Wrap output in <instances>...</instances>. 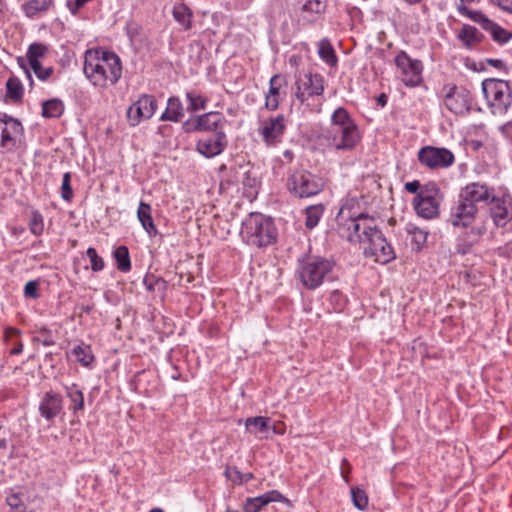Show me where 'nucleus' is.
Segmentation results:
<instances>
[{"instance_id": "obj_47", "label": "nucleus", "mask_w": 512, "mask_h": 512, "mask_svg": "<svg viewBox=\"0 0 512 512\" xmlns=\"http://www.w3.org/2000/svg\"><path fill=\"white\" fill-rule=\"evenodd\" d=\"M326 9L325 0H307L303 5V11L312 14H321Z\"/></svg>"}, {"instance_id": "obj_24", "label": "nucleus", "mask_w": 512, "mask_h": 512, "mask_svg": "<svg viewBox=\"0 0 512 512\" xmlns=\"http://www.w3.org/2000/svg\"><path fill=\"white\" fill-rule=\"evenodd\" d=\"M246 430L260 438H268L270 433H275V427L270 425V419L267 417L257 416L247 418L245 421Z\"/></svg>"}, {"instance_id": "obj_64", "label": "nucleus", "mask_w": 512, "mask_h": 512, "mask_svg": "<svg viewBox=\"0 0 512 512\" xmlns=\"http://www.w3.org/2000/svg\"><path fill=\"white\" fill-rule=\"evenodd\" d=\"M150 512H163V511L159 508H154Z\"/></svg>"}, {"instance_id": "obj_41", "label": "nucleus", "mask_w": 512, "mask_h": 512, "mask_svg": "<svg viewBox=\"0 0 512 512\" xmlns=\"http://www.w3.org/2000/svg\"><path fill=\"white\" fill-rule=\"evenodd\" d=\"M53 0H31L23 4V10L28 17H34L38 12L49 8Z\"/></svg>"}, {"instance_id": "obj_1", "label": "nucleus", "mask_w": 512, "mask_h": 512, "mask_svg": "<svg viewBox=\"0 0 512 512\" xmlns=\"http://www.w3.org/2000/svg\"><path fill=\"white\" fill-rule=\"evenodd\" d=\"M337 233L352 244H359L366 257L386 264L395 258L391 245L387 242L376 220L366 214H354L351 207L343 205L336 216Z\"/></svg>"}, {"instance_id": "obj_4", "label": "nucleus", "mask_w": 512, "mask_h": 512, "mask_svg": "<svg viewBox=\"0 0 512 512\" xmlns=\"http://www.w3.org/2000/svg\"><path fill=\"white\" fill-rule=\"evenodd\" d=\"M333 266L334 263L324 257L305 255L298 259L296 276L306 289L315 290L330 276Z\"/></svg>"}, {"instance_id": "obj_40", "label": "nucleus", "mask_w": 512, "mask_h": 512, "mask_svg": "<svg viewBox=\"0 0 512 512\" xmlns=\"http://www.w3.org/2000/svg\"><path fill=\"white\" fill-rule=\"evenodd\" d=\"M407 231L411 235V242L416 250L422 249L427 241L428 232L412 224L408 225Z\"/></svg>"}, {"instance_id": "obj_56", "label": "nucleus", "mask_w": 512, "mask_h": 512, "mask_svg": "<svg viewBox=\"0 0 512 512\" xmlns=\"http://www.w3.org/2000/svg\"><path fill=\"white\" fill-rule=\"evenodd\" d=\"M243 184H244L245 186H248V187H254V186H255V184H256V179H255V178H250V177L248 176V174H246V177H245V179L243 180Z\"/></svg>"}, {"instance_id": "obj_30", "label": "nucleus", "mask_w": 512, "mask_h": 512, "mask_svg": "<svg viewBox=\"0 0 512 512\" xmlns=\"http://www.w3.org/2000/svg\"><path fill=\"white\" fill-rule=\"evenodd\" d=\"M70 354L83 366H89L94 360L90 346L84 343L76 345Z\"/></svg>"}, {"instance_id": "obj_54", "label": "nucleus", "mask_w": 512, "mask_h": 512, "mask_svg": "<svg viewBox=\"0 0 512 512\" xmlns=\"http://www.w3.org/2000/svg\"><path fill=\"white\" fill-rule=\"evenodd\" d=\"M487 63L495 68H503L504 62L501 59H487Z\"/></svg>"}, {"instance_id": "obj_12", "label": "nucleus", "mask_w": 512, "mask_h": 512, "mask_svg": "<svg viewBox=\"0 0 512 512\" xmlns=\"http://www.w3.org/2000/svg\"><path fill=\"white\" fill-rule=\"evenodd\" d=\"M157 108V102L151 95L144 94L134 102L127 110V120L133 127L139 125L142 120L150 119Z\"/></svg>"}, {"instance_id": "obj_43", "label": "nucleus", "mask_w": 512, "mask_h": 512, "mask_svg": "<svg viewBox=\"0 0 512 512\" xmlns=\"http://www.w3.org/2000/svg\"><path fill=\"white\" fill-rule=\"evenodd\" d=\"M7 96L14 100L18 101L22 98L23 95V86L21 82L16 78H9L6 83Z\"/></svg>"}, {"instance_id": "obj_60", "label": "nucleus", "mask_w": 512, "mask_h": 512, "mask_svg": "<svg viewBox=\"0 0 512 512\" xmlns=\"http://www.w3.org/2000/svg\"><path fill=\"white\" fill-rule=\"evenodd\" d=\"M403 1L409 5H416V4H419L422 0H403Z\"/></svg>"}, {"instance_id": "obj_63", "label": "nucleus", "mask_w": 512, "mask_h": 512, "mask_svg": "<svg viewBox=\"0 0 512 512\" xmlns=\"http://www.w3.org/2000/svg\"><path fill=\"white\" fill-rule=\"evenodd\" d=\"M6 445H7L6 440L5 439H0V448L4 449V448H6Z\"/></svg>"}, {"instance_id": "obj_36", "label": "nucleus", "mask_w": 512, "mask_h": 512, "mask_svg": "<svg viewBox=\"0 0 512 512\" xmlns=\"http://www.w3.org/2000/svg\"><path fill=\"white\" fill-rule=\"evenodd\" d=\"M113 256L117 263V269L121 272H129L131 270V261L129 256V251L126 246L117 247Z\"/></svg>"}, {"instance_id": "obj_26", "label": "nucleus", "mask_w": 512, "mask_h": 512, "mask_svg": "<svg viewBox=\"0 0 512 512\" xmlns=\"http://www.w3.org/2000/svg\"><path fill=\"white\" fill-rule=\"evenodd\" d=\"M184 117V108L179 98L171 97L168 99L167 107L161 115V121L179 122Z\"/></svg>"}, {"instance_id": "obj_45", "label": "nucleus", "mask_w": 512, "mask_h": 512, "mask_svg": "<svg viewBox=\"0 0 512 512\" xmlns=\"http://www.w3.org/2000/svg\"><path fill=\"white\" fill-rule=\"evenodd\" d=\"M186 99L189 102L188 109L191 111H198L200 109H205L206 107V98L195 91L187 92Z\"/></svg>"}, {"instance_id": "obj_3", "label": "nucleus", "mask_w": 512, "mask_h": 512, "mask_svg": "<svg viewBox=\"0 0 512 512\" xmlns=\"http://www.w3.org/2000/svg\"><path fill=\"white\" fill-rule=\"evenodd\" d=\"M318 138L328 148L350 151L359 142L360 134L348 112L339 107L331 116L330 126L322 129Z\"/></svg>"}, {"instance_id": "obj_29", "label": "nucleus", "mask_w": 512, "mask_h": 512, "mask_svg": "<svg viewBox=\"0 0 512 512\" xmlns=\"http://www.w3.org/2000/svg\"><path fill=\"white\" fill-rule=\"evenodd\" d=\"M18 62L20 64V66L24 69L25 74L27 75V77L30 81L31 87L33 86V80H32L31 73H30L29 69H31L34 72V74L36 75V77L42 81L48 80L54 72L53 67L50 66V67L44 68V67H42L41 63L37 64V67L35 66V67L28 68V66L24 63V59L21 57L18 58Z\"/></svg>"}, {"instance_id": "obj_39", "label": "nucleus", "mask_w": 512, "mask_h": 512, "mask_svg": "<svg viewBox=\"0 0 512 512\" xmlns=\"http://www.w3.org/2000/svg\"><path fill=\"white\" fill-rule=\"evenodd\" d=\"M25 499V495L21 492L10 493L6 497V502L10 508V512H27V505L25 503Z\"/></svg>"}, {"instance_id": "obj_37", "label": "nucleus", "mask_w": 512, "mask_h": 512, "mask_svg": "<svg viewBox=\"0 0 512 512\" xmlns=\"http://www.w3.org/2000/svg\"><path fill=\"white\" fill-rule=\"evenodd\" d=\"M459 39L467 46L471 47L475 43L480 42L481 34L480 32L471 25H464L459 32Z\"/></svg>"}, {"instance_id": "obj_42", "label": "nucleus", "mask_w": 512, "mask_h": 512, "mask_svg": "<svg viewBox=\"0 0 512 512\" xmlns=\"http://www.w3.org/2000/svg\"><path fill=\"white\" fill-rule=\"evenodd\" d=\"M351 498L353 505L358 510H365L368 506V496L366 492L359 487H352L351 488Z\"/></svg>"}, {"instance_id": "obj_31", "label": "nucleus", "mask_w": 512, "mask_h": 512, "mask_svg": "<svg viewBox=\"0 0 512 512\" xmlns=\"http://www.w3.org/2000/svg\"><path fill=\"white\" fill-rule=\"evenodd\" d=\"M324 210H325V207L322 204L308 206L305 209V226H306V228H308V229L315 228L318 225V223L324 213Z\"/></svg>"}, {"instance_id": "obj_50", "label": "nucleus", "mask_w": 512, "mask_h": 512, "mask_svg": "<svg viewBox=\"0 0 512 512\" xmlns=\"http://www.w3.org/2000/svg\"><path fill=\"white\" fill-rule=\"evenodd\" d=\"M225 475L235 483H242V473L236 467L226 468Z\"/></svg>"}, {"instance_id": "obj_20", "label": "nucleus", "mask_w": 512, "mask_h": 512, "mask_svg": "<svg viewBox=\"0 0 512 512\" xmlns=\"http://www.w3.org/2000/svg\"><path fill=\"white\" fill-rule=\"evenodd\" d=\"M287 82L281 74H275L269 81V89L265 96V107L268 110L274 111L278 108L282 96L285 94L283 91Z\"/></svg>"}, {"instance_id": "obj_25", "label": "nucleus", "mask_w": 512, "mask_h": 512, "mask_svg": "<svg viewBox=\"0 0 512 512\" xmlns=\"http://www.w3.org/2000/svg\"><path fill=\"white\" fill-rule=\"evenodd\" d=\"M151 206L145 202H140L137 210V218L141 223L143 229L150 235L155 236L158 233L156 226L154 225L153 218L151 215Z\"/></svg>"}, {"instance_id": "obj_13", "label": "nucleus", "mask_w": 512, "mask_h": 512, "mask_svg": "<svg viewBox=\"0 0 512 512\" xmlns=\"http://www.w3.org/2000/svg\"><path fill=\"white\" fill-rule=\"evenodd\" d=\"M478 214L479 207L458 197V202L451 209L448 222L454 227L467 228L475 222Z\"/></svg>"}, {"instance_id": "obj_10", "label": "nucleus", "mask_w": 512, "mask_h": 512, "mask_svg": "<svg viewBox=\"0 0 512 512\" xmlns=\"http://www.w3.org/2000/svg\"><path fill=\"white\" fill-rule=\"evenodd\" d=\"M457 10L459 14L470 18L473 22L478 23L484 30L489 31L493 39L497 42L506 43L512 37L510 32L490 20L482 11H472L462 5L457 6Z\"/></svg>"}, {"instance_id": "obj_7", "label": "nucleus", "mask_w": 512, "mask_h": 512, "mask_svg": "<svg viewBox=\"0 0 512 512\" xmlns=\"http://www.w3.org/2000/svg\"><path fill=\"white\" fill-rule=\"evenodd\" d=\"M286 187L289 193L299 199L319 194L324 183L322 179L304 169L293 170L287 177Z\"/></svg>"}, {"instance_id": "obj_17", "label": "nucleus", "mask_w": 512, "mask_h": 512, "mask_svg": "<svg viewBox=\"0 0 512 512\" xmlns=\"http://www.w3.org/2000/svg\"><path fill=\"white\" fill-rule=\"evenodd\" d=\"M431 191H420L414 199V208L416 213L424 219L436 218L439 214V201Z\"/></svg>"}, {"instance_id": "obj_57", "label": "nucleus", "mask_w": 512, "mask_h": 512, "mask_svg": "<svg viewBox=\"0 0 512 512\" xmlns=\"http://www.w3.org/2000/svg\"><path fill=\"white\" fill-rule=\"evenodd\" d=\"M235 2L238 6L245 8L252 2V0H235Z\"/></svg>"}, {"instance_id": "obj_28", "label": "nucleus", "mask_w": 512, "mask_h": 512, "mask_svg": "<svg viewBox=\"0 0 512 512\" xmlns=\"http://www.w3.org/2000/svg\"><path fill=\"white\" fill-rule=\"evenodd\" d=\"M48 46L42 43H32L26 52L27 65L29 67H37L40 60L48 53Z\"/></svg>"}, {"instance_id": "obj_11", "label": "nucleus", "mask_w": 512, "mask_h": 512, "mask_svg": "<svg viewBox=\"0 0 512 512\" xmlns=\"http://www.w3.org/2000/svg\"><path fill=\"white\" fill-rule=\"evenodd\" d=\"M22 134L23 126L19 120L7 115L0 118V148L12 151L17 147Z\"/></svg>"}, {"instance_id": "obj_23", "label": "nucleus", "mask_w": 512, "mask_h": 512, "mask_svg": "<svg viewBox=\"0 0 512 512\" xmlns=\"http://www.w3.org/2000/svg\"><path fill=\"white\" fill-rule=\"evenodd\" d=\"M223 122L224 117L221 113L208 112L197 117L194 128H187V131H214L216 133L222 126Z\"/></svg>"}, {"instance_id": "obj_48", "label": "nucleus", "mask_w": 512, "mask_h": 512, "mask_svg": "<svg viewBox=\"0 0 512 512\" xmlns=\"http://www.w3.org/2000/svg\"><path fill=\"white\" fill-rule=\"evenodd\" d=\"M29 226H30V231L34 235H40L43 232V229H44L43 218L40 213H38V212L32 213V216H31V219L29 222Z\"/></svg>"}, {"instance_id": "obj_53", "label": "nucleus", "mask_w": 512, "mask_h": 512, "mask_svg": "<svg viewBox=\"0 0 512 512\" xmlns=\"http://www.w3.org/2000/svg\"><path fill=\"white\" fill-rule=\"evenodd\" d=\"M419 187H420V184L418 181H411V182H407L405 184L406 191H408L410 193H416L418 191Z\"/></svg>"}, {"instance_id": "obj_19", "label": "nucleus", "mask_w": 512, "mask_h": 512, "mask_svg": "<svg viewBox=\"0 0 512 512\" xmlns=\"http://www.w3.org/2000/svg\"><path fill=\"white\" fill-rule=\"evenodd\" d=\"M286 128L285 117L278 115L264 121L260 130L263 140L269 144H275L283 135Z\"/></svg>"}, {"instance_id": "obj_44", "label": "nucleus", "mask_w": 512, "mask_h": 512, "mask_svg": "<svg viewBox=\"0 0 512 512\" xmlns=\"http://www.w3.org/2000/svg\"><path fill=\"white\" fill-rule=\"evenodd\" d=\"M143 283L148 291H158L163 294L167 289V282L155 276H146Z\"/></svg>"}, {"instance_id": "obj_34", "label": "nucleus", "mask_w": 512, "mask_h": 512, "mask_svg": "<svg viewBox=\"0 0 512 512\" xmlns=\"http://www.w3.org/2000/svg\"><path fill=\"white\" fill-rule=\"evenodd\" d=\"M64 112V105L59 99H50L42 105V115L46 118H58Z\"/></svg>"}, {"instance_id": "obj_58", "label": "nucleus", "mask_w": 512, "mask_h": 512, "mask_svg": "<svg viewBox=\"0 0 512 512\" xmlns=\"http://www.w3.org/2000/svg\"><path fill=\"white\" fill-rule=\"evenodd\" d=\"M386 102H387V97L385 94H381L379 97H378V103L383 107L386 105Z\"/></svg>"}, {"instance_id": "obj_38", "label": "nucleus", "mask_w": 512, "mask_h": 512, "mask_svg": "<svg viewBox=\"0 0 512 512\" xmlns=\"http://www.w3.org/2000/svg\"><path fill=\"white\" fill-rule=\"evenodd\" d=\"M191 16V11L184 4H178L174 6L173 17L181 26H183L184 29L190 28Z\"/></svg>"}, {"instance_id": "obj_15", "label": "nucleus", "mask_w": 512, "mask_h": 512, "mask_svg": "<svg viewBox=\"0 0 512 512\" xmlns=\"http://www.w3.org/2000/svg\"><path fill=\"white\" fill-rule=\"evenodd\" d=\"M460 199H463L469 204L478 205L488 203L490 200H495L493 189L486 184L473 182L463 187L459 193Z\"/></svg>"}, {"instance_id": "obj_35", "label": "nucleus", "mask_w": 512, "mask_h": 512, "mask_svg": "<svg viewBox=\"0 0 512 512\" xmlns=\"http://www.w3.org/2000/svg\"><path fill=\"white\" fill-rule=\"evenodd\" d=\"M318 54L319 57L328 65L332 67L336 66L338 59L332 45L328 40L323 39L319 42Z\"/></svg>"}, {"instance_id": "obj_61", "label": "nucleus", "mask_w": 512, "mask_h": 512, "mask_svg": "<svg viewBox=\"0 0 512 512\" xmlns=\"http://www.w3.org/2000/svg\"><path fill=\"white\" fill-rule=\"evenodd\" d=\"M479 1H480V0H460V2H461V3H460L458 6L462 5V6L466 7V6L464 5V3H465V2H466V3H474V2H479Z\"/></svg>"}, {"instance_id": "obj_52", "label": "nucleus", "mask_w": 512, "mask_h": 512, "mask_svg": "<svg viewBox=\"0 0 512 512\" xmlns=\"http://www.w3.org/2000/svg\"><path fill=\"white\" fill-rule=\"evenodd\" d=\"M491 4L498 6L503 11L512 14V0H489Z\"/></svg>"}, {"instance_id": "obj_59", "label": "nucleus", "mask_w": 512, "mask_h": 512, "mask_svg": "<svg viewBox=\"0 0 512 512\" xmlns=\"http://www.w3.org/2000/svg\"><path fill=\"white\" fill-rule=\"evenodd\" d=\"M252 478H253L252 473H245V474L242 473V483H246Z\"/></svg>"}, {"instance_id": "obj_21", "label": "nucleus", "mask_w": 512, "mask_h": 512, "mask_svg": "<svg viewBox=\"0 0 512 512\" xmlns=\"http://www.w3.org/2000/svg\"><path fill=\"white\" fill-rule=\"evenodd\" d=\"M62 410V397L54 392H47L39 404V412L46 420H52Z\"/></svg>"}, {"instance_id": "obj_32", "label": "nucleus", "mask_w": 512, "mask_h": 512, "mask_svg": "<svg viewBox=\"0 0 512 512\" xmlns=\"http://www.w3.org/2000/svg\"><path fill=\"white\" fill-rule=\"evenodd\" d=\"M486 225L484 223H481L479 225L471 226L470 230L465 233L464 236V246L466 252L469 250L473 245L479 242L480 238L486 233Z\"/></svg>"}, {"instance_id": "obj_22", "label": "nucleus", "mask_w": 512, "mask_h": 512, "mask_svg": "<svg viewBox=\"0 0 512 512\" xmlns=\"http://www.w3.org/2000/svg\"><path fill=\"white\" fill-rule=\"evenodd\" d=\"M287 499L277 490H271L263 495L247 499L244 512H258L262 507L271 502H284Z\"/></svg>"}, {"instance_id": "obj_14", "label": "nucleus", "mask_w": 512, "mask_h": 512, "mask_svg": "<svg viewBox=\"0 0 512 512\" xmlns=\"http://www.w3.org/2000/svg\"><path fill=\"white\" fill-rule=\"evenodd\" d=\"M395 63L401 70L405 85L415 86L420 82L422 64L419 60H413L405 52H400L395 57Z\"/></svg>"}, {"instance_id": "obj_2", "label": "nucleus", "mask_w": 512, "mask_h": 512, "mask_svg": "<svg viewBox=\"0 0 512 512\" xmlns=\"http://www.w3.org/2000/svg\"><path fill=\"white\" fill-rule=\"evenodd\" d=\"M83 71L94 86H113L122 75L121 60L114 52L90 49L85 52Z\"/></svg>"}, {"instance_id": "obj_33", "label": "nucleus", "mask_w": 512, "mask_h": 512, "mask_svg": "<svg viewBox=\"0 0 512 512\" xmlns=\"http://www.w3.org/2000/svg\"><path fill=\"white\" fill-rule=\"evenodd\" d=\"M66 396L73 403L72 410L74 412L81 411L84 409V396L81 389L77 384H71L70 386L65 387Z\"/></svg>"}, {"instance_id": "obj_18", "label": "nucleus", "mask_w": 512, "mask_h": 512, "mask_svg": "<svg viewBox=\"0 0 512 512\" xmlns=\"http://www.w3.org/2000/svg\"><path fill=\"white\" fill-rule=\"evenodd\" d=\"M227 146V138L224 132L218 131L205 136L197 142V151L207 158L215 157L223 152Z\"/></svg>"}, {"instance_id": "obj_6", "label": "nucleus", "mask_w": 512, "mask_h": 512, "mask_svg": "<svg viewBox=\"0 0 512 512\" xmlns=\"http://www.w3.org/2000/svg\"><path fill=\"white\" fill-rule=\"evenodd\" d=\"M482 92L493 114L507 113L512 104V89L507 81L485 79L482 82Z\"/></svg>"}, {"instance_id": "obj_46", "label": "nucleus", "mask_w": 512, "mask_h": 512, "mask_svg": "<svg viewBox=\"0 0 512 512\" xmlns=\"http://www.w3.org/2000/svg\"><path fill=\"white\" fill-rule=\"evenodd\" d=\"M86 255L90 260L92 271L99 272L104 269V260L97 254L95 248L89 247L86 251Z\"/></svg>"}, {"instance_id": "obj_27", "label": "nucleus", "mask_w": 512, "mask_h": 512, "mask_svg": "<svg viewBox=\"0 0 512 512\" xmlns=\"http://www.w3.org/2000/svg\"><path fill=\"white\" fill-rule=\"evenodd\" d=\"M493 205L491 207V217L498 227H504L510 220V212L505 203L501 199L492 200Z\"/></svg>"}, {"instance_id": "obj_62", "label": "nucleus", "mask_w": 512, "mask_h": 512, "mask_svg": "<svg viewBox=\"0 0 512 512\" xmlns=\"http://www.w3.org/2000/svg\"><path fill=\"white\" fill-rule=\"evenodd\" d=\"M313 110H315L316 112H320V110H321V103L319 102V103L315 104Z\"/></svg>"}, {"instance_id": "obj_5", "label": "nucleus", "mask_w": 512, "mask_h": 512, "mask_svg": "<svg viewBox=\"0 0 512 512\" xmlns=\"http://www.w3.org/2000/svg\"><path fill=\"white\" fill-rule=\"evenodd\" d=\"M242 239L249 245L265 247L276 241V228L270 218L260 213H251L242 222Z\"/></svg>"}, {"instance_id": "obj_55", "label": "nucleus", "mask_w": 512, "mask_h": 512, "mask_svg": "<svg viewBox=\"0 0 512 512\" xmlns=\"http://www.w3.org/2000/svg\"><path fill=\"white\" fill-rule=\"evenodd\" d=\"M23 351V344L21 342H18L10 351V354L12 355H18Z\"/></svg>"}, {"instance_id": "obj_51", "label": "nucleus", "mask_w": 512, "mask_h": 512, "mask_svg": "<svg viewBox=\"0 0 512 512\" xmlns=\"http://www.w3.org/2000/svg\"><path fill=\"white\" fill-rule=\"evenodd\" d=\"M38 284L35 281H29L26 283L24 288V294L27 297L36 298L38 296L37 294Z\"/></svg>"}, {"instance_id": "obj_16", "label": "nucleus", "mask_w": 512, "mask_h": 512, "mask_svg": "<svg viewBox=\"0 0 512 512\" xmlns=\"http://www.w3.org/2000/svg\"><path fill=\"white\" fill-rule=\"evenodd\" d=\"M470 92L463 87H450L445 95L444 104L454 114H464L470 109Z\"/></svg>"}, {"instance_id": "obj_49", "label": "nucleus", "mask_w": 512, "mask_h": 512, "mask_svg": "<svg viewBox=\"0 0 512 512\" xmlns=\"http://www.w3.org/2000/svg\"><path fill=\"white\" fill-rule=\"evenodd\" d=\"M71 176L70 173H65L62 179L61 194L65 201H70L73 196V190L71 187Z\"/></svg>"}, {"instance_id": "obj_9", "label": "nucleus", "mask_w": 512, "mask_h": 512, "mask_svg": "<svg viewBox=\"0 0 512 512\" xmlns=\"http://www.w3.org/2000/svg\"><path fill=\"white\" fill-rule=\"evenodd\" d=\"M454 160V154L447 148L425 146L418 151V161L429 169L448 168Z\"/></svg>"}, {"instance_id": "obj_8", "label": "nucleus", "mask_w": 512, "mask_h": 512, "mask_svg": "<svg viewBox=\"0 0 512 512\" xmlns=\"http://www.w3.org/2000/svg\"><path fill=\"white\" fill-rule=\"evenodd\" d=\"M295 97L301 104L310 107L309 100L324 92V78L318 73L299 72L295 76Z\"/></svg>"}]
</instances>
